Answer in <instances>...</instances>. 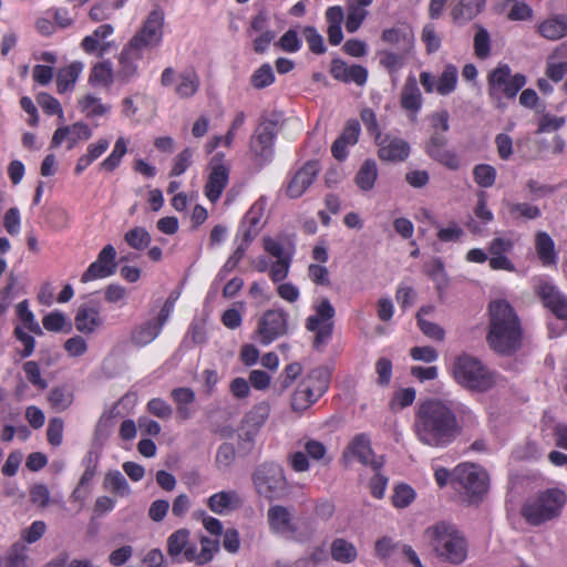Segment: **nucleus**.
Wrapping results in <instances>:
<instances>
[{"instance_id":"nucleus-49","label":"nucleus","mask_w":567,"mask_h":567,"mask_svg":"<svg viewBox=\"0 0 567 567\" xmlns=\"http://www.w3.org/2000/svg\"><path fill=\"white\" fill-rule=\"evenodd\" d=\"M28 547L22 542L13 543L6 554V567H29Z\"/></svg>"},{"instance_id":"nucleus-60","label":"nucleus","mask_w":567,"mask_h":567,"mask_svg":"<svg viewBox=\"0 0 567 567\" xmlns=\"http://www.w3.org/2000/svg\"><path fill=\"white\" fill-rule=\"evenodd\" d=\"M427 275L436 282L439 289L446 287L447 285V276L444 270V264L441 259L435 258L431 260L426 266Z\"/></svg>"},{"instance_id":"nucleus-32","label":"nucleus","mask_w":567,"mask_h":567,"mask_svg":"<svg viewBox=\"0 0 567 567\" xmlns=\"http://www.w3.org/2000/svg\"><path fill=\"white\" fill-rule=\"evenodd\" d=\"M114 81H116V72L113 70L111 61L105 60L92 66L89 75L91 85L109 87Z\"/></svg>"},{"instance_id":"nucleus-57","label":"nucleus","mask_w":567,"mask_h":567,"mask_svg":"<svg viewBox=\"0 0 567 567\" xmlns=\"http://www.w3.org/2000/svg\"><path fill=\"white\" fill-rule=\"evenodd\" d=\"M47 528V524L43 520H34L30 526L21 529L19 542L25 545L34 544L44 536Z\"/></svg>"},{"instance_id":"nucleus-51","label":"nucleus","mask_w":567,"mask_h":567,"mask_svg":"<svg viewBox=\"0 0 567 567\" xmlns=\"http://www.w3.org/2000/svg\"><path fill=\"white\" fill-rule=\"evenodd\" d=\"M125 243L133 249L144 250L151 244L152 237L144 227H134L125 233Z\"/></svg>"},{"instance_id":"nucleus-14","label":"nucleus","mask_w":567,"mask_h":567,"mask_svg":"<svg viewBox=\"0 0 567 567\" xmlns=\"http://www.w3.org/2000/svg\"><path fill=\"white\" fill-rule=\"evenodd\" d=\"M287 312L282 309H271L264 313L258 324V337L260 343L267 346L284 336L287 330Z\"/></svg>"},{"instance_id":"nucleus-6","label":"nucleus","mask_w":567,"mask_h":567,"mask_svg":"<svg viewBox=\"0 0 567 567\" xmlns=\"http://www.w3.org/2000/svg\"><path fill=\"white\" fill-rule=\"evenodd\" d=\"M526 79L522 74H511L506 64L498 65L488 75V95L497 109H503L502 97L514 99L525 85Z\"/></svg>"},{"instance_id":"nucleus-26","label":"nucleus","mask_w":567,"mask_h":567,"mask_svg":"<svg viewBox=\"0 0 567 567\" xmlns=\"http://www.w3.org/2000/svg\"><path fill=\"white\" fill-rule=\"evenodd\" d=\"M400 103L409 112L410 118L414 121L423 103L422 93L414 75L406 78L401 91Z\"/></svg>"},{"instance_id":"nucleus-55","label":"nucleus","mask_w":567,"mask_h":567,"mask_svg":"<svg viewBox=\"0 0 567 567\" xmlns=\"http://www.w3.org/2000/svg\"><path fill=\"white\" fill-rule=\"evenodd\" d=\"M104 486L112 493L126 496L131 493L130 485L123 474L118 471L110 472L104 480Z\"/></svg>"},{"instance_id":"nucleus-22","label":"nucleus","mask_w":567,"mask_h":567,"mask_svg":"<svg viewBox=\"0 0 567 567\" xmlns=\"http://www.w3.org/2000/svg\"><path fill=\"white\" fill-rule=\"evenodd\" d=\"M377 144L379 146L378 156L383 162H404L410 156V144L401 137L392 135L377 136Z\"/></svg>"},{"instance_id":"nucleus-5","label":"nucleus","mask_w":567,"mask_h":567,"mask_svg":"<svg viewBox=\"0 0 567 567\" xmlns=\"http://www.w3.org/2000/svg\"><path fill=\"white\" fill-rule=\"evenodd\" d=\"M452 375L457 384L470 391L486 392L496 384V374L470 354H461L454 360Z\"/></svg>"},{"instance_id":"nucleus-3","label":"nucleus","mask_w":567,"mask_h":567,"mask_svg":"<svg viewBox=\"0 0 567 567\" xmlns=\"http://www.w3.org/2000/svg\"><path fill=\"white\" fill-rule=\"evenodd\" d=\"M425 536L440 561L461 565L466 560L468 544L456 526L441 522L426 528Z\"/></svg>"},{"instance_id":"nucleus-8","label":"nucleus","mask_w":567,"mask_h":567,"mask_svg":"<svg viewBox=\"0 0 567 567\" xmlns=\"http://www.w3.org/2000/svg\"><path fill=\"white\" fill-rule=\"evenodd\" d=\"M452 483L463 489L471 501H476L487 492L488 475L475 464L462 463L453 470Z\"/></svg>"},{"instance_id":"nucleus-36","label":"nucleus","mask_w":567,"mask_h":567,"mask_svg":"<svg viewBox=\"0 0 567 567\" xmlns=\"http://www.w3.org/2000/svg\"><path fill=\"white\" fill-rule=\"evenodd\" d=\"M535 247L537 256L544 266H550L556 264L557 256L555 252V244L547 233L539 231L536 234Z\"/></svg>"},{"instance_id":"nucleus-44","label":"nucleus","mask_w":567,"mask_h":567,"mask_svg":"<svg viewBox=\"0 0 567 567\" xmlns=\"http://www.w3.org/2000/svg\"><path fill=\"white\" fill-rule=\"evenodd\" d=\"M355 546L344 538H337L331 544V557L339 563L350 564L357 559Z\"/></svg>"},{"instance_id":"nucleus-42","label":"nucleus","mask_w":567,"mask_h":567,"mask_svg":"<svg viewBox=\"0 0 567 567\" xmlns=\"http://www.w3.org/2000/svg\"><path fill=\"white\" fill-rule=\"evenodd\" d=\"M127 145L128 140L124 136H118L110 155L100 163V169L105 172L115 171L120 166L124 155L127 153Z\"/></svg>"},{"instance_id":"nucleus-52","label":"nucleus","mask_w":567,"mask_h":567,"mask_svg":"<svg viewBox=\"0 0 567 567\" xmlns=\"http://www.w3.org/2000/svg\"><path fill=\"white\" fill-rule=\"evenodd\" d=\"M276 80L274 70L269 63L261 64L250 76V84L256 90L270 86Z\"/></svg>"},{"instance_id":"nucleus-10","label":"nucleus","mask_w":567,"mask_h":567,"mask_svg":"<svg viewBox=\"0 0 567 567\" xmlns=\"http://www.w3.org/2000/svg\"><path fill=\"white\" fill-rule=\"evenodd\" d=\"M277 135V123L272 120L261 121L250 138V154L258 167L268 164L274 155V141Z\"/></svg>"},{"instance_id":"nucleus-27","label":"nucleus","mask_w":567,"mask_h":567,"mask_svg":"<svg viewBox=\"0 0 567 567\" xmlns=\"http://www.w3.org/2000/svg\"><path fill=\"white\" fill-rule=\"evenodd\" d=\"M381 39L385 43L396 47L399 51L413 52L414 50V32L409 25L401 24L385 29Z\"/></svg>"},{"instance_id":"nucleus-48","label":"nucleus","mask_w":567,"mask_h":567,"mask_svg":"<svg viewBox=\"0 0 567 567\" xmlns=\"http://www.w3.org/2000/svg\"><path fill=\"white\" fill-rule=\"evenodd\" d=\"M330 380V372L327 368L318 367L311 370L307 377L301 381L302 384H308L309 390L313 392L315 389L319 386L322 388L320 390V396L328 390Z\"/></svg>"},{"instance_id":"nucleus-28","label":"nucleus","mask_w":567,"mask_h":567,"mask_svg":"<svg viewBox=\"0 0 567 567\" xmlns=\"http://www.w3.org/2000/svg\"><path fill=\"white\" fill-rule=\"evenodd\" d=\"M331 75L339 81L349 83L353 82L357 85H363L368 79V70L361 65H347L342 60L336 59L331 63Z\"/></svg>"},{"instance_id":"nucleus-19","label":"nucleus","mask_w":567,"mask_h":567,"mask_svg":"<svg viewBox=\"0 0 567 567\" xmlns=\"http://www.w3.org/2000/svg\"><path fill=\"white\" fill-rule=\"evenodd\" d=\"M320 172L319 164L316 161L305 163L288 179L285 193L289 198L296 199L301 197L312 185L313 181Z\"/></svg>"},{"instance_id":"nucleus-17","label":"nucleus","mask_w":567,"mask_h":567,"mask_svg":"<svg viewBox=\"0 0 567 567\" xmlns=\"http://www.w3.org/2000/svg\"><path fill=\"white\" fill-rule=\"evenodd\" d=\"M342 458L344 462L357 458L372 470H380L383 465L382 457L377 458L374 456L370 439L365 434H358L351 440L343 452Z\"/></svg>"},{"instance_id":"nucleus-63","label":"nucleus","mask_w":567,"mask_h":567,"mask_svg":"<svg viewBox=\"0 0 567 567\" xmlns=\"http://www.w3.org/2000/svg\"><path fill=\"white\" fill-rule=\"evenodd\" d=\"M421 39L426 47V52L430 54L436 52L441 47V37L431 23L424 25Z\"/></svg>"},{"instance_id":"nucleus-30","label":"nucleus","mask_w":567,"mask_h":567,"mask_svg":"<svg viewBox=\"0 0 567 567\" xmlns=\"http://www.w3.org/2000/svg\"><path fill=\"white\" fill-rule=\"evenodd\" d=\"M84 70V64L74 61L59 70L56 75V89L60 94L72 91Z\"/></svg>"},{"instance_id":"nucleus-39","label":"nucleus","mask_w":567,"mask_h":567,"mask_svg":"<svg viewBox=\"0 0 567 567\" xmlns=\"http://www.w3.org/2000/svg\"><path fill=\"white\" fill-rule=\"evenodd\" d=\"M377 178H378V166H377L375 161L365 159L362 163V165L360 166V168L354 177V182L361 190L368 192L374 187Z\"/></svg>"},{"instance_id":"nucleus-23","label":"nucleus","mask_w":567,"mask_h":567,"mask_svg":"<svg viewBox=\"0 0 567 567\" xmlns=\"http://www.w3.org/2000/svg\"><path fill=\"white\" fill-rule=\"evenodd\" d=\"M266 199L264 197L256 200L249 210L245 214L239 233L246 244H250L251 240L259 234L264 226V216L266 210Z\"/></svg>"},{"instance_id":"nucleus-38","label":"nucleus","mask_w":567,"mask_h":567,"mask_svg":"<svg viewBox=\"0 0 567 567\" xmlns=\"http://www.w3.org/2000/svg\"><path fill=\"white\" fill-rule=\"evenodd\" d=\"M187 548H193L189 545V530L181 528L171 534L167 538V553L176 561H179L182 554L185 555Z\"/></svg>"},{"instance_id":"nucleus-15","label":"nucleus","mask_w":567,"mask_h":567,"mask_svg":"<svg viewBox=\"0 0 567 567\" xmlns=\"http://www.w3.org/2000/svg\"><path fill=\"white\" fill-rule=\"evenodd\" d=\"M116 250L109 244L101 249L95 261L82 274L81 281L85 284L111 277L116 272Z\"/></svg>"},{"instance_id":"nucleus-31","label":"nucleus","mask_w":567,"mask_h":567,"mask_svg":"<svg viewBox=\"0 0 567 567\" xmlns=\"http://www.w3.org/2000/svg\"><path fill=\"white\" fill-rule=\"evenodd\" d=\"M372 3V0H357L350 1L347 6L346 29L348 32H355L365 20L368 16L367 7Z\"/></svg>"},{"instance_id":"nucleus-54","label":"nucleus","mask_w":567,"mask_h":567,"mask_svg":"<svg viewBox=\"0 0 567 567\" xmlns=\"http://www.w3.org/2000/svg\"><path fill=\"white\" fill-rule=\"evenodd\" d=\"M16 309L17 316L19 317L25 329L38 336H41L43 333L40 324L35 320L33 312L29 309L28 300L19 302Z\"/></svg>"},{"instance_id":"nucleus-53","label":"nucleus","mask_w":567,"mask_h":567,"mask_svg":"<svg viewBox=\"0 0 567 567\" xmlns=\"http://www.w3.org/2000/svg\"><path fill=\"white\" fill-rule=\"evenodd\" d=\"M49 402L56 411H64L73 402V392L68 386L54 388L49 393Z\"/></svg>"},{"instance_id":"nucleus-58","label":"nucleus","mask_w":567,"mask_h":567,"mask_svg":"<svg viewBox=\"0 0 567 567\" xmlns=\"http://www.w3.org/2000/svg\"><path fill=\"white\" fill-rule=\"evenodd\" d=\"M511 7L507 17L512 21H522L532 18V9L524 0H505L504 9Z\"/></svg>"},{"instance_id":"nucleus-56","label":"nucleus","mask_w":567,"mask_h":567,"mask_svg":"<svg viewBox=\"0 0 567 567\" xmlns=\"http://www.w3.org/2000/svg\"><path fill=\"white\" fill-rule=\"evenodd\" d=\"M473 176L478 186L489 188L495 184L497 172L492 165L478 164L473 168Z\"/></svg>"},{"instance_id":"nucleus-16","label":"nucleus","mask_w":567,"mask_h":567,"mask_svg":"<svg viewBox=\"0 0 567 567\" xmlns=\"http://www.w3.org/2000/svg\"><path fill=\"white\" fill-rule=\"evenodd\" d=\"M229 179V167L224 161V155L217 153L210 162V173L205 185V195L212 202L216 203Z\"/></svg>"},{"instance_id":"nucleus-37","label":"nucleus","mask_w":567,"mask_h":567,"mask_svg":"<svg viewBox=\"0 0 567 567\" xmlns=\"http://www.w3.org/2000/svg\"><path fill=\"white\" fill-rule=\"evenodd\" d=\"M539 33L548 40H558L567 35V16H555L538 27Z\"/></svg>"},{"instance_id":"nucleus-4","label":"nucleus","mask_w":567,"mask_h":567,"mask_svg":"<svg viewBox=\"0 0 567 567\" xmlns=\"http://www.w3.org/2000/svg\"><path fill=\"white\" fill-rule=\"evenodd\" d=\"M567 504V493L560 487L540 491L524 502L520 515L530 526H542L558 519Z\"/></svg>"},{"instance_id":"nucleus-62","label":"nucleus","mask_w":567,"mask_h":567,"mask_svg":"<svg viewBox=\"0 0 567 567\" xmlns=\"http://www.w3.org/2000/svg\"><path fill=\"white\" fill-rule=\"evenodd\" d=\"M23 371L28 381L40 390L48 386V382L41 377V370L35 361H27L23 364Z\"/></svg>"},{"instance_id":"nucleus-40","label":"nucleus","mask_w":567,"mask_h":567,"mask_svg":"<svg viewBox=\"0 0 567 567\" xmlns=\"http://www.w3.org/2000/svg\"><path fill=\"white\" fill-rule=\"evenodd\" d=\"M322 388L315 389L313 392L309 390L308 384H299L291 399V408L295 411L301 412L307 410L320 398V390Z\"/></svg>"},{"instance_id":"nucleus-29","label":"nucleus","mask_w":567,"mask_h":567,"mask_svg":"<svg viewBox=\"0 0 567 567\" xmlns=\"http://www.w3.org/2000/svg\"><path fill=\"white\" fill-rule=\"evenodd\" d=\"M74 324L81 333H93L103 324L99 308L90 305L80 306L74 317Z\"/></svg>"},{"instance_id":"nucleus-12","label":"nucleus","mask_w":567,"mask_h":567,"mask_svg":"<svg viewBox=\"0 0 567 567\" xmlns=\"http://www.w3.org/2000/svg\"><path fill=\"white\" fill-rule=\"evenodd\" d=\"M267 520L270 530L282 537L293 539L299 543L308 542L311 534L305 535L297 533L292 513L285 506L274 505L267 511Z\"/></svg>"},{"instance_id":"nucleus-34","label":"nucleus","mask_w":567,"mask_h":567,"mask_svg":"<svg viewBox=\"0 0 567 567\" xmlns=\"http://www.w3.org/2000/svg\"><path fill=\"white\" fill-rule=\"evenodd\" d=\"M486 0H460L452 9L454 21H470L483 11Z\"/></svg>"},{"instance_id":"nucleus-25","label":"nucleus","mask_w":567,"mask_h":567,"mask_svg":"<svg viewBox=\"0 0 567 567\" xmlns=\"http://www.w3.org/2000/svg\"><path fill=\"white\" fill-rule=\"evenodd\" d=\"M206 505L213 513L226 515L240 508L243 499L234 489L219 491L207 498Z\"/></svg>"},{"instance_id":"nucleus-24","label":"nucleus","mask_w":567,"mask_h":567,"mask_svg":"<svg viewBox=\"0 0 567 567\" xmlns=\"http://www.w3.org/2000/svg\"><path fill=\"white\" fill-rule=\"evenodd\" d=\"M92 137L91 128L82 122L72 125L59 127L51 140V145L58 147L63 142L68 143V148H73L79 142L87 141Z\"/></svg>"},{"instance_id":"nucleus-59","label":"nucleus","mask_w":567,"mask_h":567,"mask_svg":"<svg viewBox=\"0 0 567 567\" xmlns=\"http://www.w3.org/2000/svg\"><path fill=\"white\" fill-rule=\"evenodd\" d=\"M146 410L152 415L164 421L169 420L173 415V408L161 398L151 399L146 404Z\"/></svg>"},{"instance_id":"nucleus-45","label":"nucleus","mask_w":567,"mask_h":567,"mask_svg":"<svg viewBox=\"0 0 567 567\" xmlns=\"http://www.w3.org/2000/svg\"><path fill=\"white\" fill-rule=\"evenodd\" d=\"M411 54L412 52L383 50L379 52L380 64L390 73H396L405 65Z\"/></svg>"},{"instance_id":"nucleus-7","label":"nucleus","mask_w":567,"mask_h":567,"mask_svg":"<svg viewBox=\"0 0 567 567\" xmlns=\"http://www.w3.org/2000/svg\"><path fill=\"white\" fill-rule=\"evenodd\" d=\"M251 478L257 494L266 498L279 497L287 486L284 468L275 462L258 465Z\"/></svg>"},{"instance_id":"nucleus-33","label":"nucleus","mask_w":567,"mask_h":567,"mask_svg":"<svg viewBox=\"0 0 567 567\" xmlns=\"http://www.w3.org/2000/svg\"><path fill=\"white\" fill-rule=\"evenodd\" d=\"M200 544V553H197L195 546H193V548H187L185 553L186 560L195 561L198 565H204L210 561L214 557V554L217 553L219 549V543L218 540L215 539L203 537Z\"/></svg>"},{"instance_id":"nucleus-1","label":"nucleus","mask_w":567,"mask_h":567,"mask_svg":"<svg viewBox=\"0 0 567 567\" xmlns=\"http://www.w3.org/2000/svg\"><path fill=\"white\" fill-rule=\"evenodd\" d=\"M413 432L423 445L444 449L461 433L452 401L429 398L415 408Z\"/></svg>"},{"instance_id":"nucleus-21","label":"nucleus","mask_w":567,"mask_h":567,"mask_svg":"<svg viewBox=\"0 0 567 567\" xmlns=\"http://www.w3.org/2000/svg\"><path fill=\"white\" fill-rule=\"evenodd\" d=\"M425 153L451 171H456L461 166L457 154L447 147V138L443 134H431L425 145Z\"/></svg>"},{"instance_id":"nucleus-50","label":"nucleus","mask_w":567,"mask_h":567,"mask_svg":"<svg viewBox=\"0 0 567 567\" xmlns=\"http://www.w3.org/2000/svg\"><path fill=\"white\" fill-rule=\"evenodd\" d=\"M507 213L515 219H536L540 216V209L527 203L504 202Z\"/></svg>"},{"instance_id":"nucleus-46","label":"nucleus","mask_w":567,"mask_h":567,"mask_svg":"<svg viewBox=\"0 0 567 567\" xmlns=\"http://www.w3.org/2000/svg\"><path fill=\"white\" fill-rule=\"evenodd\" d=\"M79 109L87 117L103 116L110 111V106L92 94H86L79 100Z\"/></svg>"},{"instance_id":"nucleus-43","label":"nucleus","mask_w":567,"mask_h":567,"mask_svg":"<svg viewBox=\"0 0 567 567\" xmlns=\"http://www.w3.org/2000/svg\"><path fill=\"white\" fill-rule=\"evenodd\" d=\"M161 331V323H156L154 320L146 321L135 328L132 333V341L140 347L147 346L157 338Z\"/></svg>"},{"instance_id":"nucleus-20","label":"nucleus","mask_w":567,"mask_h":567,"mask_svg":"<svg viewBox=\"0 0 567 567\" xmlns=\"http://www.w3.org/2000/svg\"><path fill=\"white\" fill-rule=\"evenodd\" d=\"M270 413V408L266 403H259L251 408V410L245 415L241 426V433L239 434L241 444H247V451H249L254 444L255 437L259 430L266 423Z\"/></svg>"},{"instance_id":"nucleus-61","label":"nucleus","mask_w":567,"mask_h":567,"mask_svg":"<svg viewBox=\"0 0 567 567\" xmlns=\"http://www.w3.org/2000/svg\"><path fill=\"white\" fill-rule=\"evenodd\" d=\"M415 497V493L409 485H398L392 496V503L398 508H404L409 506Z\"/></svg>"},{"instance_id":"nucleus-18","label":"nucleus","mask_w":567,"mask_h":567,"mask_svg":"<svg viewBox=\"0 0 567 567\" xmlns=\"http://www.w3.org/2000/svg\"><path fill=\"white\" fill-rule=\"evenodd\" d=\"M143 50L128 42L117 56L116 81L126 84L138 76V62Z\"/></svg>"},{"instance_id":"nucleus-11","label":"nucleus","mask_w":567,"mask_h":567,"mask_svg":"<svg viewBox=\"0 0 567 567\" xmlns=\"http://www.w3.org/2000/svg\"><path fill=\"white\" fill-rule=\"evenodd\" d=\"M334 308L327 298L315 305V315L306 320V328L316 333L313 346L319 349L324 346L332 336Z\"/></svg>"},{"instance_id":"nucleus-47","label":"nucleus","mask_w":567,"mask_h":567,"mask_svg":"<svg viewBox=\"0 0 567 567\" xmlns=\"http://www.w3.org/2000/svg\"><path fill=\"white\" fill-rule=\"evenodd\" d=\"M458 72L456 66L447 64L444 66L442 74L436 81L435 91L441 95H449L455 89L457 84Z\"/></svg>"},{"instance_id":"nucleus-9","label":"nucleus","mask_w":567,"mask_h":567,"mask_svg":"<svg viewBox=\"0 0 567 567\" xmlns=\"http://www.w3.org/2000/svg\"><path fill=\"white\" fill-rule=\"evenodd\" d=\"M534 291L557 320L560 321L558 333L567 329V296H565L551 281L537 279Z\"/></svg>"},{"instance_id":"nucleus-35","label":"nucleus","mask_w":567,"mask_h":567,"mask_svg":"<svg viewBox=\"0 0 567 567\" xmlns=\"http://www.w3.org/2000/svg\"><path fill=\"white\" fill-rule=\"evenodd\" d=\"M199 89V78L194 70H185L176 78L175 93L181 99L192 97Z\"/></svg>"},{"instance_id":"nucleus-64","label":"nucleus","mask_w":567,"mask_h":567,"mask_svg":"<svg viewBox=\"0 0 567 567\" xmlns=\"http://www.w3.org/2000/svg\"><path fill=\"white\" fill-rule=\"evenodd\" d=\"M305 39L309 45L311 52L316 54H322L326 52L322 35L313 27H306L303 29Z\"/></svg>"},{"instance_id":"nucleus-41","label":"nucleus","mask_w":567,"mask_h":567,"mask_svg":"<svg viewBox=\"0 0 567 567\" xmlns=\"http://www.w3.org/2000/svg\"><path fill=\"white\" fill-rule=\"evenodd\" d=\"M171 396L176 403L181 419H189L193 413L190 404L195 401L194 391L190 388H176L171 392Z\"/></svg>"},{"instance_id":"nucleus-2","label":"nucleus","mask_w":567,"mask_h":567,"mask_svg":"<svg viewBox=\"0 0 567 567\" xmlns=\"http://www.w3.org/2000/svg\"><path fill=\"white\" fill-rule=\"evenodd\" d=\"M489 331L487 342L497 353L509 355L522 346L523 331L518 316L505 299L489 302Z\"/></svg>"},{"instance_id":"nucleus-13","label":"nucleus","mask_w":567,"mask_h":567,"mask_svg":"<svg viewBox=\"0 0 567 567\" xmlns=\"http://www.w3.org/2000/svg\"><path fill=\"white\" fill-rule=\"evenodd\" d=\"M163 24L164 13L157 9L151 11L141 29L128 42L143 51L158 47L163 40Z\"/></svg>"}]
</instances>
